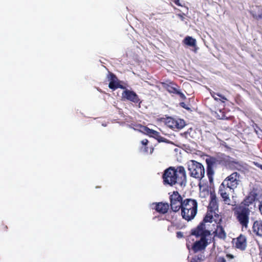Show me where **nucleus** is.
<instances>
[{
    "mask_svg": "<svg viewBox=\"0 0 262 262\" xmlns=\"http://www.w3.org/2000/svg\"><path fill=\"white\" fill-rule=\"evenodd\" d=\"M164 184L173 186L179 184L182 186L186 182V174L183 166H180L175 168L170 167L164 171L162 176Z\"/></svg>",
    "mask_w": 262,
    "mask_h": 262,
    "instance_id": "nucleus-1",
    "label": "nucleus"
},
{
    "mask_svg": "<svg viewBox=\"0 0 262 262\" xmlns=\"http://www.w3.org/2000/svg\"><path fill=\"white\" fill-rule=\"evenodd\" d=\"M234 216L236 221L240 225L242 231L247 230L249 228V225L250 222V208L240 207L235 205L233 208Z\"/></svg>",
    "mask_w": 262,
    "mask_h": 262,
    "instance_id": "nucleus-2",
    "label": "nucleus"
},
{
    "mask_svg": "<svg viewBox=\"0 0 262 262\" xmlns=\"http://www.w3.org/2000/svg\"><path fill=\"white\" fill-rule=\"evenodd\" d=\"M198 202L193 199H186L183 200L181 208L182 217L187 221L192 220L198 212Z\"/></svg>",
    "mask_w": 262,
    "mask_h": 262,
    "instance_id": "nucleus-3",
    "label": "nucleus"
},
{
    "mask_svg": "<svg viewBox=\"0 0 262 262\" xmlns=\"http://www.w3.org/2000/svg\"><path fill=\"white\" fill-rule=\"evenodd\" d=\"M188 170L190 177L201 180L205 175L204 166L195 160H191L188 162Z\"/></svg>",
    "mask_w": 262,
    "mask_h": 262,
    "instance_id": "nucleus-4",
    "label": "nucleus"
},
{
    "mask_svg": "<svg viewBox=\"0 0 262 262\" xmlns=\"http://www.w3.org/2000/svg\"><path fill=\"white\" fill-rule=\"evenodd\" d=\"M162 86L170 94L179 95L182 99H185V95L181 92L180 87L176 83L169 80L165 82H160Z\"/></svg>",
    "mask_w": 262,
    "mask_h": 262,
    "instance_id": "nucleus-5",
    "label": "nucleus"
},
{
    "mask_svg": "<svg viewBox=\"0 0 262 262\" xmlns=\"http://www.w3.org/2000/svg\"><path fill=\"white\" fill-rule=\"evenodd\" d=\"M170 208L173 212H176L182 207L183 200L178 191H173L169 196Z\"/></svg>",
    "mask_w": 262,
    "mask_h": 262,
    "instance_id": "nucleus-6",
    "label": "nucleus"
},
{
    "mask_svg": "<svg viewBox=\"0 0 262 262\" xmlns=\"http://www.w3.org/2000/svg\"><path fill=\"white\" fill-rule=\"evenodd\" d=\"M206 226L201 222L197 227L191 230V235L196 237L207 239V237L210 235L211 232L207 229Z\"/></svg>",
    "mask_w": 262,
    "mask_h": 262,
    "instance_id": "nucleus-7",
    "label": "nucleus"
},
{
    "mask_svg": "<svg viewBox=\"0 0 262 262\" xmlns=\"http://www.w3.org/2000/svg\"><path fill=\"white\" fill-rule=\"evenodd\" d=\"M222 182L233 191L239 184L240 174L237 172H234L226 177Z\"/></svg>",
    "mask_w": 262,
    "mask_h": 262,
    "instance_id": "nucleus-8",
    "label": "nucleus"
},
{
    "mask_svg": "<svg viewBox=\"0 0 262 262\" xmlns=\"http://www.w3.org/2000/svg\"><path fill=\"white\" fill-rule=\"evenodd\" d=\"M222 221V217L217 212H215L211 210H208L203 220L201 222L204 225L206 223L214 222L216 224H220Z\"/></svg>",
    "mask_w": 262,
    "mask_h": 262,
    "instance_id": "nucleus-9",
    "label": "nucleus"
},
{
    "mask_svg": "<svg viewBox=\"0 0 262 262\" xmlns=\"http://www.w3.org/2000/svg\"><path fill=\"white\" fill-rule=\"evenodd\" d=\"M106 77L108 80L110 81L108 84V87L110 89L113 90H115L118 88H120L122 89H125L124 86L120 84V81L117 77L112 72H108Z\"/></svg>",
    "mask_w": 262,
    "mask_h": 262,
    "instance_id": "nucleus-10",
    "label": "nucleus"
},
{
    "mask_svg": "<svg viewBox=\"0 0 262 262\" xmlns=\"http://www.w3.org/2000/svg\"><path fill=\"white\" fill-rule=\"evenodd\" d=\"M122 99L128 100L135 103H141L138 95L134 91L125 89L122 93Z\"/></svg>",
    "mask_w": 262,
    "mask_h": 262,
    "instance_id": "nucleus-11",
    "label": "nucleus"
},
{
    "mask_svg": "<svg viewBox=\"0 0 262 262\" xmlns=\"http://www.w3.org/2000/svg\"><path fill=\"white\" fill-rule=\"evenodd\" d=\"M231 190L229 188V186H227L223 182L219 187V193L225 203L227 205H230V202L231 200L229 198V193Z\"/></svg>",
    "mask_w": 262,
    "mask_h": 262,
    "instance_id": "nucleus-12",
    "label": "nucleus"
},
{
    "mask_svg": "<svg viewBox=\"0 0 262 262\" xmlns=\"http://www.w3.org/2000/svg\"><path fill=\"white\" fill-rule=\"evenodd\" d=\"M165 124L167 127L173 129L182 128L185 125L183 120H176L171 117L166 118Z\"/></svg>",
    "mask_w": 262,
    "mask_h": 262,
    "instance_id": "nucleus-13",
    "label": "nucleus"
},
{
    "mask_svg": "<svg viewBox=\"0 0 262 262\" xmlns=\"http://www.w3.org/2000/svg\"><path fill=\"white\" fill-rule=\"evenodd\" d=\"M233 244L237 249L241 251H244L247 246V241L246 236L241 234L237 237L233 239Z\"/></svg>",
    "mask_w": 262,
    "mask_h": 262,
    "instance_id": "nucleus-14",
    "label": "nucleus"
},
{
    "mask_svg": "<svg viewBox=\"0 0 262 262\" xmlns=\"http://www.w3.org/2000/svg\"><path fill=\"white\" fill-rule=\"evenodd\" d=\"M208 245V239L200 238V240L196 241L192 246L191 249L194 253L203 250Z\"/></svg>",
    "mask_w": 262,
    "mask_h": 262,
    "instance_id": "nucleus-15",
    "label": "nucleus"
},
{
    "mask_svg": "<svg viewBox=\"0 0 262 262\" xmlns=\"http://www.w3.org/2000/svg\"><path fill=\"white\" fill-rule=\"evenodd\" d=\"M152 205L154 206V209L157 212L162 214L167 213L169 209V205L168 203H163L161 202L154 203Z\"/></svg>",
    "mask_w": 262,
    "mask_h": 262,
    "instance_id": "nucleus-16",
    "label": "nucleus"
},
{
    "mask_svg": "<svg viewBox=\"0 0 262 262\" xmlns=\"http://www.w3.org/2000/svg\"><path fill=\"white\" fill-rule=\"evenodd\" d=\"M256 194L250 193L245 197L244 200L237 206L250 208L249 206L251 205L256 200Z\"/></svg>",
    "mask_w": 262,
    "mask_h": 262,
    "instance_id": "nucleus-17",
    "label": "nucleus"
},
{
    "mask_svg": "<svg viewBox=\"0 0 262 262\" xmlns=\"http://www.w3.org/2000/svg\"><path fill=\"white\" fill-rule=\"evenodd\" d=\"M143 131L149 136L157 139L159 142H163L164 138L160 135V134L155 130L149 128L146 126H142Z\"/></svg>",
    "mask_w": 262,
    "mask_h": 262,
    "instance_id": "nucleus-18",
    "label": "nucleus"
},
{
    "mask_svg": "<svg viewBox=\"0 0 262 262\" xmlns=\"http://www.w3.org/2000/svg\"><path fill=\"white\" fill-rule=\"evenodd\" d=\"M219 205L217 203V199L215 193H211L210 201L208 207V210H211L215 212H219Z\"/></svg>",
    "mask_w": 262,
    "mask_h": 262,
    "instance_id": "nucleus-19",
    "label": "nucleus"
},
{
    "mask_svg": "<svg viewBox=\"0 0 262 262\" xmlns=\"http://www.w3.org/2000/svg\"><path fill=\"white\" fill-rule=\"evenodd\" d=\"M252 230L257 236L262 237V221L256 220L252 225Z\"/></svg>",
    "mask_w": 262,
    "mask_h": 262,
    "instance_id": "nucleus-20",
    "label": "nucleus"
},
{
    "mask_svg": "<svg viewBox=\"0 0 262 262\" xmlns=\"http://www.w3.org/2000/svg\"><path fill=\"white\" fill-rule=\"evenodd\" d=\"M220 224H216V228L213 232L214 235L221 239H225L226 237V233L222 226Z\"/></svg>",
    "mask_w": 262,
    "mask_h": 262,
    "instance_id": "nucleus-21",
    "label": "nucleus"
},
{
    "mask_svg": "<svg viewBox=\"0 0 262 262\" xmlns=\"http://www.w3.org/2000/svg\"><path fill=\"white\" fill-rule=\"evenodd\" d=\"M250 14L256 20H262V9L259 6H256L250 11Z\"/></svg>",
    "mask_w": 262,
    "mask_h": 262,
    "instance_id": "nucleus-22",
    "label": "nucleus"
},
{
    "mask_svg": "<svg viewBox=\"0 0 262 262\" xmlns=\"http://www.w3.org/2000/svg\"><path fill=\"white\" fill-rule=\"evenodd\" d=\"M207 164V175L208 176L209 182H212L213 181V176L214 175V170L213 168L214 166L211 165L212 163L210 164Z\"/></svg>",
    "mask_w": 262,
    "mask_h": 262,
    "instance_id": "nucleus-23",
    "label": "nucleus"
},
{
    "mask_svg": "<svg viewBox=\"0 0 262 262\" xmlns=\"http://www.w3.org/2000/svg\"><path fill=\"white\" fill-rule=\"evenodd\" d=\"M183 43L190 47H195L196 40L190 36H186L183 40Z\"/></svg>",
    "mask_w": 262,
    "mask_h": 262,
    "instance_id": "nucleus-24",
    "label": "nucleus"
},
{
    "mask_svg": "<svg viewBox=\"0 0 262 262\" xmlns=\"http://www.w3.org/2000/svg\"><path fill=\"white\" fill-rule=\"evenodd\" d=\"M229 156L222 154L220 157H217V158L219 160L220 164L227 166L229 162Z\"/></svg>",
    "mask_w": 262,
    "mask_h": 262,
    "instance_id": "nucleus-25",
    "label": "nucleus"
},
{
    "mask_svg": "<svg viewBox=\"0 0 262 262\" xmlns=\"http://www.w3.org/2000/svg\"><path fill=\"white\" fill-rule=\"evenodd\" d=\"M227 165L232 169H239L238 167H241V165L238 162L230 160V158Z\"/></svg>",
    "mask_w": 262,
    "mask_h": 262,
    "instance_id": "nucleus-26",
    "label": "nucleus"
},
{
    "mask_svg": "<svg viewBox=\"0 0 262 262\" xmlns=\"http://www.w3.org/2000/svg\"><path fill=\"white\" fill-rule=\"evenodd\" d=\"M206 163L210 164L212 163L211 165L214 166V167H216V166L219 164V160L217 157H211L210 159H207L206 160Z\"/></svg>",
    "mask_w": 262,
    "mask_h": 262,
    "instance_id": "nucleus-27",
    "label": "nucleus"
},
{
    "mask_svg": "<svg viewBox=\"0 0 262 262\" xmlns=\"http://www.w3.org/2000/svg\"><path fill=\"white\" fill-rule=\"evenodd\" d=\"M219 112L220 114L218 113L217 111L215 112V113L217 114V117L218 118V119H224L225 115L224 114V112H222L221 109L219 110Z\"/></svg>",
    "mask_w": 262,
    "mask_h": 262,
    "instance_id": "nucleus-28",
    "label": "nucleus"
},
{
    "mask_svg": "<svg viewBox=\"0 0 262 262\" xmlns=\"http://www.w3.org/2000/svg\"><path fill=\"white\" fill-rule=\"evenodd\" d=\"M141 144L143 145L146 146L148 144V141L147 139H143V140H142L141 141ZM147 148H148L147 147H144V150L145 152H147L148 151Z\"/></svg>",
    "mask_w": 262,
    "mask_h": 262,
    "instance_id": "nucleus-29",
    "label": "nucleus"
},
{
    "mask_svg": "<svg viewBox=\"0 0 262 262\" xmlns=\"http://www.w3.org/2000/svg\"><path fill=\"white\" fill-rule=\"evenodd\" d=\"M193 131V129L192 128H190L187 132H184L182 135H184L185 138H187L188 134H190V136L192 137L191 133Z\"/></svg>",
    "mask_w": 262,
    "mask_h": 262,
    "instance_id": "nucleus-30",
    "label": "nucleus"
},
{
    "mask_svg": "<svg viewBox=\"0 0 262 262\" xmlns=\"http://www.w3.org/2000/svg\"><path fill=\"white\" fill-rule=\"evenodd\" d=\"M202 260L201 258L199 257H193L192 258L191 262H200Z\"/></svg>",
    "mask_w": 262,
    "mask_h": 262,
    "instance_id": "nucleus-31",
    "label": "nucleus"
},
{
    "mask_svg": "<svg viewBox=\"0 0 262 262\" xmlns=\"http://www.w3.org/2000/svg\"><path fill=\"white\" fill-rule=\"evenodd\" d=\"M177 238H181L183 237V233L181 231H178L176 233Z\"/></svg>",
    "mask_w": 262,
    "mask_h": 262,
    "instance_id": "nucleus-32",
    "label": "nucleus"
},
{
    "mask_svg": "<svg viewBox=\"0 0 262 262\" xmlns=\"http://www.w3.org/2000/svg\"><path fill=\"white\" fill-rule=\"evenodd\" d=\"M216 95L220 97L222 99V102H225V100H227V98L223 95L220 94H216Z\"/></svg>",
    "mask_w": 262,
    "mask_h": 262,
    "instance_id": "nucleus-33",
    "label": "nucleus"
},
{
    "mask_svg": "<svg viewBox=\"0 0 262 262\" xmlns=\"http://www.w3.org/2000/svg\"><path fill=\"white\" fill-rule=\"evenodd\" d=\"M172 2L178 6H183L180 2V0H172Z\"/></svg>",
    "mask_w": 262,
    "mask_h": 262,
    "instance_id": "nucleus-34",
    "label": "nucleus"
},
{
    "mask_svg": "<svg viewBox=\"0 0 262 262\" xmlns=\"http://www.w3.org/2000/svg\"><path fill=\"white\" fill-rule=\"evenodd\" d=\"M1 229L2 230L6 231L8 229V227L6 225H5L4 224H2L1 226Z\"/></svg>",
    "mask_w": 262,
    "mask_h": 262,
    "instance_id": "nucleus-35",
    "label": "nucleus"
},
{
    "mask_svg": "<svg viewBox=\"0 0 262 262\" xmlns=\"http://www.w3.org/2000/svg\"><path fill=\"white\" fill-rule=\"evenodd\" d=\"M258 208L259 212H260L261 214L262 215V201L259 203L258 206Z\"/></svg>",
    "mask_w": 262,
    "mask_h": 262,
    "instance_id": "nucleus-36",
    "label": "nucleus"
},
{
    "mask_svg": "<svg viewBox=\"0 0 262 262\" xmlns=\"http://www.w3.org/2000/svg\"><path fill=\"white\" fill-rule=\"evenodd\" d=\"M216 93L213 92L212 93H211V95L212 96V97L216 100H218V99L216 98V97L215 96V95H216Z\"/></svg>",
    "mask_w": 262,
    "mask_h": 262,
    "instance_id": "nucleus-37",
    "label": "nucleus"
},
{
    "mask_svg": "<svg viewBox=\"0 0 262 262\" xmlns=\"http://www.w3.org/2000/svg\"><path fill=\"white\" fill-rule=\"evenodd\" d=\"M226 257L227 258H230V259H232L234 258V256L231 254H227L226 255Z\"/></svg>",
    "mask_w": 262,
    "mask_h": 262,
    "instance_id": "nucleus-38",
    "label": "nucleus"
},
{
    "mask_svg": "<svg viewBox=\"0 0 262 262\" xmlns=\"http://www.w3.org/2000/svg\"><path fill=\"white\" fill-rule=\"evenodd\" d=\"M178 16L181 18L182 20H183L184 19V17L183 16V14H178Z\"/></svg>",
    "mask_w": 262,
    "mask_h": 262,
    "instance_id": "nucleus-39",
    "label": "nucleus"
},
{
    "mask_svg": "<svg viewBox=\"0 0 262 262\" xmlns=\"http://www.w3.org/2000/svg\"><path fill=\"white\" fill-rule=\"evenodd\" d=\"M219 262H226V261L224 257H221Z\"/></svg>",
    "mask_w": 262,
    "mask_h": 262,
    "instance_id": "nucleus-40",
    "label": "nucleus"
},
{
    "mask_svg": "<svg viewBox=\"0 0 262 262\" xmlns=\"http://www.w3.org/2000/svg\"><path fill=\"white\" fill-rule=\"evenodd\" d=\"M256 165L260 169L262 170V165L260 164H256Z\"/></svg>",
    "mask_w": 262,
    "mask_h": 262,
    "instance_id": "nucleus-41",
    "label": "nucleus"
},
{
    "mask_svg": "<svg viewBox=\"0 0 262 262\" xmlns=\"http://www.w3.org/2000/svg\"><path fill=\"white\" fill-rule=\"evenodd\" d=\"M180 105H181V106H182L183 107L185 108V103H184V102H181V103H180Z\"/></svg>",
    "mask_w": 262,
    "mask_h": 262,
    "instance_id": "nucleus-42",
    "label": "nucleus"
}]
</instances>
